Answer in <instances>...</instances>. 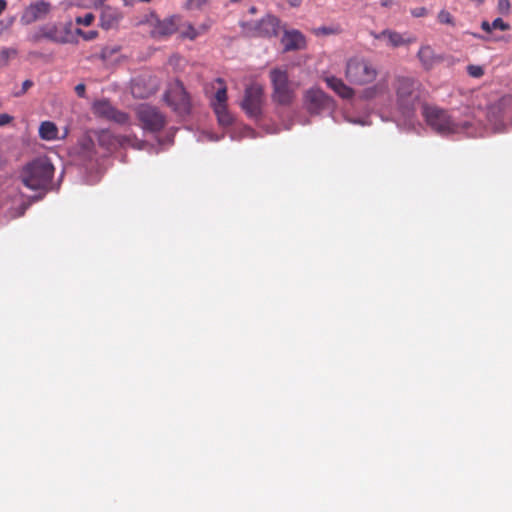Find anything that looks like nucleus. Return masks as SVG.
Returning a JSON list of instances; mask_svg holds the SVG:
<instances>
[{
  "label": "nucleus",
  "instance_id": "obj_1",
  "mask_svg": "<svg viewBox=\"0 0 512 512\" xmlns=\"http://www.w3.org/2000/svg\"><path fill=\"white\" fill-rule=\"evenodd\" d=\"M54 166L47 157H39L28 163L22 170V183L31 190H47L54 175Z\"/></svg>",
  "mask_w": 512,
  "mask_h": 512
},
{
  "label": "nucleus",
  "instance_id": "obj_2",
  "mask_svg": "<svg viewBox=\"0 0 512 512\" xmlns=\"http://www.w3.org/2000/svg\"><path fill=\"white\" fill-rule=\"evenodd\" d=\"M418 86V81L410 77L396 79V107L404 117L412 116L416 109L419 101Z\"/></svg>",
  "mask_w": 512,
  "mask_h": 512
},
{
  "label": "nucleus",
  "instance_id": "obj_3",
  "mask_svg": "<svg viewBox=\"0 0 512 512\" xmlns=\"http://www.w3.org/2000/svg\"><path fill=\"white\" fill-rule=\"evenodd\" d=\"M377 75L378 71L373 63L363 57L350 58L346 63L345 77L351 84H369Z\"/></svg>",
  "mask_w": 512,
  "mask_h": 512
},
{
  "label": "nucleus",
  "instance_id": "obj_4",
  "mask_svg": "<svg viewBox=\"0 0 512 512\" xmlns=\"http://www.w3.org/2000/svg\"><path fill=\"white\" fill-rule=\"evenodd\" d=\"M423 116L427 124L440 134L457 133L466 128V125L455 122L447 111L436 106L425 105Z\"/></svg>",
  "mask_w": 512,
  "mask_h": 512
},
{
  "label": "nucleus",
  "instance_id": "obj_5",
  "mask_svg": "<svg viewBox=\"0 0 512 512\" xmlns=\"http://www.w3.org/2000/svg\"><path fill=\"white\" fill-rule=\"evenodd\" d=\"M272 84V100L282 106H289L295 98L294 90L291 88L289 76L286 70L274 68L269 73Z\"/></svg>",
  "mask_w": 512,
  "mask_h": 512
},
{
  "label": "nucleus",
  "instance_id": "obj_6",
  "mask_svg": "<svg viewBox=\"0 0 512 512\" xmlns=\"http://www.w3.org/2000/svg\"><path fill=\"white\" fill-rule=\"evenodd\" d=\"M165 101L180 116L188 115L191 111L190 97L179 81L168 87L165 93Z\"/></svg>",
  "mask_w": 512,
  "mask_h": 512
},
{
  "label": "nucleus",
  "instance_id": "obj_7",
  "mask_svg": "<svg viewBox=\"0 0 512 512\" xmlns=\"http://www.w3.org/2000/svg\"><path fill=\"white\" fill-rule=\"evenodd\" d=\"M264 91L258 84H252L245 89L241 108L252 119H259L263 113Z\"/></svg>",
  "mask_w": 512,
  "mask_h": 512
},
{
  "label": "nucleus",
  "instance_id": "obj_8",
  "mask_svg": "<svg viewBox=\"0 0 512 512\" xmlns=\"http://www.w3.org/2000/svg\"><path fill=\"white\" fill-rule=\"evenodd\" d=\"M136 115L144 130L158 132L166 125L165 116L156 107L151 105H139L136 109Z\"/></svg>",
  "mask_w": 512,
  "mask_h": 512
},
{
  "label": "nucleus",
  "instance_id": "obj_9",
  "mask_svg": "<svg viewBox=\"0 0 512 512\" xmlns=\"http://www.w3.org/2000/svg\"><path fill=\"white\" fill-rule=\"evenodd\" d=\"M304 101L307 110L312 114H317L321 110L329 107L332 99L321 89L311 88L306 91Z\"/></svg>",
  "mask_w": 512,
  "mask_h": 512
},
{
  "label": "nucleus",
  "instance_id": "obj_10",
  "mask_svg": "<svg viewBox=\"0 0 512 512\" xmlns=\"http://www.w3.org/2000/svg\"><path fill=\"white\" fill-rule=\"evenodd\" d=\"M51 11V4L45 0H38L30 4L23 12L21 21L31 24L44 19Z\"/></svg>",
  "mask_w": 512,
  "mask_h": 512
},
{
  "label": "nucleus",
  "instance_id": "obj_11",
  "mask_svg": "<svg viewBox=\"0 0 512 512\" xmlns=\"http://www.w3.org/2000/svg\"><path fill=\"white\" fill-rule=\"evenodd\" d=\"M123 18L124 15L119 8L104 5L101 7L99 25L104 30L117 29Z\"/></svg>",
  "mask_w": 512,
  "mask_h": 512
},
{
  "label": "nucleus",
  "instance_id": "obj_12",
  "mask_svg": "<svg viewBox=\"0 0 512 512\" xmlns=\"http://www.w3.org/2000/svg\"><path fill=\"white\" fill-rule=\"evenodd\" d=\"M152 29L150 34L153 38L161 39L172 35L177 30V18L175 16L160 20H151Z\"/></svg>",
  "mask_w": 512,
  "mask_h": 512
},
{
  "label": "nucleus",
  "instance_id": "obj_13",
  "mask_svg": "<svg viewBox=\"0 0 512 512\" xmlns=\"http://www.w3.org/2000/svg\"><path fill=\"white\" fill-rule=\"evenodd\" d=\"M40 31L43 37L56 43L71 41L70 25L61 28L55 24H49L43 26Z\"/></svg>",
  "mask_w": 512,
  "mask_h": 512
},
{
  "label": "nucleus",
  "instance_id": "obj_14",
  "mask_svg": "<svg viewBox=\"0 0 512 512\" xmlns=\"http://www.w3.org/2000/svg\"><path fill=\"white\" fill-rule=\"evenodd\" d=\"M279 28L280 20L273 15H267L255 25V35L261 37L276 36Z\"/></svg>",
  "mask_w": 512,
  "mask_h": 512
},
{
  "label": "nucleus",
  "instance_id": "obj_15",
  "mask_svg": "<svg viewBox=\"0 0 512 512\" xmlns=\"http://www.w3.org/2000/svg\"><path fill=\"white\" fill-rule=\"evenodd\" d=\"M281 42L285 51L301 50L306 47L304 35L295 29L284 31Z\"/></svg>",
  "mask_w": 512,
  "mask_h": 512
},
{
  "label": "nucleus",
  "instance_id": "obj_16",
  "mask_svg": "<svg viewBox=\"0 0 512 512\" xmlns=\"http://www.w3.org/2000/svg\"><path fill=\"white\" fill-rule=\"evenodd\" d=\"M417 57L425 70H431L434 66L442 61V57L437 55L434 49L429 45L420 47Z\"/></svg>",
  "mask_w": 512,
  "mask_h": 512
},
{
  "label": "nucleus",
  "instance_id": "obj_17",
  "mask_svg": "<svg viewBox=\"0 0 512 512\" xmlns=\"http://www.w3.org/2000/svg\"><path fill=\"white\" fill-rule=\"evenodd\" d=\"M372 35L377 40L387 39V43L391 47H399L416 41L415 38L405 39L400 33L389 29H385L380 33H373Z\"/></svg>",
  "mask_w": 512,
  "mask_h": 512
},
{
  "label": "nucleus",
  "instance_id": "obj_18",
  "mask_svg": "<svg viewBox=\"0 0 512 512\" xmlns=\"http://www.w3.org/2000/svg\"><path fill=\"white\" fill-rule=\"evenodd\" d=\"M327 86L343 99H351L354 96V90L346 85L342 79L336 76H327L324 78Z\"/></svg>",
  "mask_w": 512,
  "mask_h": 512
},
{
  "label": "nucleus",
  "instance_id": "obj_19",
  "mask_svg": "<svg viewBox=\"0 0 512 512\" xmlns=\"http://www.w3.org/2000/svg\"><path fill=\"white\" fill-rule=\"evenodd\" d=\"M388 92V84L386 81H379L375 85L363 90L361 97L369 100Z\"/></svg>",
  "mask_w": 512,
  "mask_h": 512
},
{
  "label": "nucleus",
  "instance_id": "obj_20",
  "mask_svg": "<svg viewBox=\"0 0 512 512\" xmlns=\"http://www.w3.org/2000/svg\"><path fill=\"white\" fill-rule=\"evenodd\" d=\"M114 106L108 100H99L93 104V112L96 116L109 120Z\"/></svg>",
  "mask_w": 512,
  "mask_h": 512
},
{
  "label": "nucleus",
  "instance_id": "obj_21",
  "mask_svg": "<svg viewBox=\"0 0 512 512\" xmlns=\"http://www.w3.org/2000/svg\"><path fill=\"white\" fill-rule=\"evenodd\" d=\"M39 135L47 141L55 140L58 136V128L53 122L44 121L40 124Z\"/></svg>",
  "mask_w": 512,
  "mask_h": 512
},
{
  "label": "nucleus",
  "instance_id": "obj_22",
  "mask_svg": "<svg viewBox=\"0 0 512 512\" xmlns=\"http://www.w3.org/2000/svg\"><path fill=\"white\" fill-rule=\"evenodd\" d=\"M212 107L220 125L229 126L232 124L233 117L228 111L227 104L212 105Z\"/></svg>",
  "mask_w": 512,
  "mask_h": 512
},
{
  "label": "nucleus",
  "instance_id": "obj_23",
  "mask_svg": "<svg viewBox=\"0 0 512 512\" xmlns=\"http://www.w3.org/2000/svg\"><path fill=\"white\" fill-rule=\"evenodd\" d=\"M215 83L219 85L217 91L212 99L211 105H221L227 104L228 96H227V87L222 78H217Z\"/></svg>",
  "mask_w": 512,
  "mask_h": 512
},
{
  "label": "nucleus",
  "instance_id": "obj_24",
  "mask_svg": "<svg viewBox=\"0 0 512 512\" xmlns=\"http://www.w3.org/2000/svg\"><path fill=\"white\" fill-rule=\"evenodd\" d=\"M99 143L102 146H106L108 149L121 143L120 137L112 135L109 131H103L99 135Z\"/></svg>",
  "mask_w": 512,
  "mask_h": 512
},
{
  "label": "nucleus",
  "instance_id": "obj_25",
  "mask_svg": "<svg viewBox=\"0 0 512 512\" xmlns=\"http://www.w3.org/2000/svg\"><path fill=\"white\" fill-rule=\"evenodd\" d=\"M340 32L341 28L339 26H321L313 29V33L317 36L336 35Z\"/></svg>",
  "mask_w": 512,
  "mask_h": 512
},
{
  "label": "nucleus",
  "instance_id": "obj_26",
  "mask_svg": "<svg viewBox=\"0 0 512 512\" xmlns=\"http://www.w3.org/2000/svg\"><path fill=\"white\" fill-rule=\"evenodd\" d=\"M109 121H113L117 124L124 125V124L128 123L129 115L123 111H120V110L114 108V110L109 118Z\"/></svg>",
  "mask_w": 512,
  "mask_h": 512
},
{
  "label": "nucleus",
  "instance_id": "obj_27",
  "mask_svg": "<svg viewBox=\"0 0 512 512\" xmlns=\"http://www.w3.org/2000/svg\"><path fill=\"white\" fill-rule=\"evenodd\" d=\"M120 50L119 46H106L100 52V58L104 61L110 59L114 54Z\"/></svg>",
  "mask_w": 512,
  "mask_h": 512
},
{
  "label": "nucleus",
  "instance_id": "obj_28",
  "mask_svg": "<svg viewBox=\"0 0 512 512\" xmlns=\"http://www.w3.org/2000/svg\"><path fill=\"white\" fill-rule=\"evenodd\" d=\"M438 21L442 24L454 25V18L447 10H441L438 13Z\"/></svg>",
  "mask_w": 512,
  "mask_h": 512
},
{
  "label": "nucleus",
  "instance_id": "obj_29",
  "mask_svg": "<svg viewBox=\"0 0 512 512\" xmlns=\"http://www.w3.org/2000/svg\"><path fill=\"white\" fill-rule=\"evenodd\" d=\"M467 72L473 78H480L484 75V69L479 65H468Z\"/></svg>",
  "mask_w": 512,
  "mask_h": 512
},
{
  "label": "nucleus",
  "instance_id": "obj_30",
  "mask_svg": "<svg viewBox=\"0 0 512 512\" xmlns=\"http://www.w3.org/2000/svg\"><path fill=\"white\" fill-rule=\"evenodd\" d=\"M94 19H95V16L92 13H87L84 16L77 17L75 19V22L78 25L90 26L93 23Z\"/></svg>",
  "mask_w": 512,
  "mask_h": 512
},
{
  "label": "nucleus",
  "instance_id": "obj_31",
  "mask_svg": "<svg viewBox=\"0 0 512 512\" xmlns=\"http://www.w3.org/2000/svg\"><path fill=\"white\" fill-rule=\"evenodd\" d=\"M181 35L182 37L188 38L190 40H195L197 37H199L197 29L192 25H188L187 28L182 31Z\"/></svg>",
  "mask_w": 512,
  "mask_h": 512
},
{
  "label": "nucleus",
  "instance_id": "obj_32",
  "mask_svg": "<svg viewBox=\"0 0 512 512\" xmlns=\"http://www.w3.org/2000/svg\"><path fill=\"white\" fill-rule=\"evenodd\" d=\"M492 29H499L502 31L509 30L510 26L508 23L504 22L501 18H496L492 23Z\"/></svg>",
  "mask_w": 512,
  "mask_h": 512
},
{
  "label": "nucleus",
  "instance_id": "obj_33",
  "mask_svg": "<svg viewBox=\"0 0 512 512\" xmlns=\"http://www.w3.org/2000/svg\"><path fill=\"white\" fill-rule=\"evenodd\" d=\"M207 3L208 0H187L186 6L188 9H201Z\"/></svg>",
  "mask_w": 512,
  "mask_h": 512
},
{
  "label": "nucleus",
  "instance_id": "obj_34",
  "mask_svg": "<svg viewBox=\"0 0 512 512\" xmlns=\"http://www.w3.org/2000/svg\"><path fill=\"white\" fill-rule=\"evenodd\" d=\"M427 9L425 7H416L411 9V15L415 18L424 17L427 15Z\"/></svg>",
  "mask_w": 512,
  "mask_h": 512
},
{
  "label": "nucleus",
  "instance_id": "obj_35",
  "mask_svg": "<svg viewBox=\"0 0 512 512\" xmlns=\"http://www.w3.org/2000/svg\"><path fill=\"white\" fill-rule=\"evenodd\" d=\"M33 86V82L31 80H25L23 83H22V89L20 92L16 93V96H21L23 94H25L27 92V90L29 88H31Z\"/></svg>",
  "mask_w": 512,
  "mask_h": 512
},
{
  "label": "nucleus",
  "instance_id": "obj_36",
  "mask_svg": "<svg viewBox=\"0 0 512 512\" xmlns=\"http://www.w3.org/2000/svg\"><path fill=\"white\" fill-rule=\"evenodd\" d=\"M13 121V117L9 114L3 113L0 114V127L5 126Z\"/></svg>",
  "mask_w": 512,
  "mask_h": 512
},
{
  "label": "nucleus",
  "instance_id": "obj_37",
  "mask_svg": "<svg viewBox=\"0 0 512 512\" xmlns=\"http://www.w3.org/2000/svg\"><path fill=\"white\" fill-rule=\"evenodd\" d=\"M75 92L76 94L83 98L85 97V93H86V86L83 84V83H79L75 86Z\"/></svg>",
  "mask_w": 512,
  "mask_h": 512
},
{
  "label": "nucleus",
  "instance_id": "obj_38",
  "mask_svg": "<svg viewBox=\"0 0 512 512\" xmlns=\"http://www.w3.org/2000/svg\"><path fill=\"white\" fill-rule=\"evenodd\" d=\"M210 28V24L204 23L199 25L196 29L198 32V36L205 34Z\"/></svg>",
  "mask_w": 512,
  "mask_h": 512
},
{
  "label": "nucleus",
  "instance_id": "obj_39",
  "mask_svg": "<svg viewBox=\"0 0 512 512\" xmlns=\"http://www.w3.org/2000/svg\"><path fill=\"white\" fill-rule=\"evenodd\" d=\"M97 36H98V32L94 31V30L83 33V39H85V40H93Z\"/></svg>",
  "mask_w": 512,
  "mask_h": 512
},
{
  "label": "nucleus",
  "instance_id": "obj_40",
  "mask_svg": "<svg viewBox=\"0 0 512 512\" xmlns=\"http://www.w3.org/2000/svg\"><path fill=\"white\" fill-rule=\"evenodd\" d=\"M481 28H482V30H484L487 33H490L493 30L492 29V24L489 23L488 21H482Z\"/></svg>",
  "mask_w": 512,
  "mask_h": 512
},
{
  "label": "nucleus",
  "instance_id": "obj_41",
  "mask_svg": "<svg viewBox=\"0 0 512 512\" xmlns=\"http://www.w3.org/2000/svg\"><path fill=\"white\" fill-rule=\"evenodd\" d=\"M510 7V3L508 0H499V8L501 10H507Z\"/></svg>",
  "mask_w": 512,
  "mask_h": 512
},
{
  "label": "nucleus",
  "instance_id": "obj_42",
  "mask_svg": "<svg viewBox=\"0 0 512 512\" xmlns=\"http://www.w3.org/2000/svg\"><path fill=\"white\" fill-rule=\"evenodd\" d=\"M286 2L292 7H298L301 5L302 0H286Z\"/></svg>",
  "mask_w": 512,
  "mask_h": 512
},
{
  "label": "nucleus",
  "instance_id": "obj_43",
  "mask_svg": "<svg viewBox=\"0 0 512 512\" xmlns=\"http://www.w3.org/2000/svg\"><path fill=\"white\" fill-rule=\"evenodd\" d=\"M393 3H394V0H381L380 1L381 6H383V7H390L393 5Z\"/></svg>",
  "mask_w": 512,
  "mask_h": 512
},
{
  "label": "nucleus",
  "instance_id": "obj_44",
  "mask_svg": "<svg viewBox=\"0 0 512 512\" xmlns=\"http://www.w3.org/2000/svg\"><path fill=\"white\" fill-rule=\"evenodd\" d=\"M7 7L6 0H0V15L5 11Z\"/></svg>",
  "mask_w": 512,
  "mask_h": 512
},
{
  "label": "nucleus",
  "instance_id": "obj_45",
  "mask_svg": "<svg viewBox=\"0 0 512 512\" xmlns=\"http://www.w3.org/2000/svg\"><path fill=\"white\" fill-rule=\"evenodd\" d=\"M105 1L106 0H93V5H94V7H102V6H104L103 4Z\"/></svg>",
  "mask_w": 512,
  "mask_h": 512
},
{
  "label": "nucleus",
  "instance_id": "obj_46",
  "mask_svg": "<svg viewBox=\"0 0 512 512\" xmlns=\"http://www.w3.org/2000/svg\"><path fill=\"white\" fill-rule=\"evenodd\" d=\"M123 3L125 6H133L135 3V0H123Z\"/></svg>",
  "mask_w": 512,
  "mask_h": 512
},
{
  "label": "nucleus",
  "instance_id": "obj_47",
  "mask_svg": "<svg viewBox=\"0 0 512 512\" xmlns=\"http://www.w3.org/2000/svg\"><path fill=\"white\" fill-rule=\"evenodd\" d=\"M83 33H85V32L83 30H81L80 28L76 29V34L80 35L82 38H83Z\"/></svg>",
  "mask_w": 512,
  "mask_h": 512
},
{
  "label": "nucleus",
  "instance_id": "obj_48",
  "mask_svg": "<svg viewBox=\"0 0 512 512\" xmlns=\"http://www.w3.org/2000/svg\"><path fill=\"white\" fill-rule=\"evenodd\" d=\"M250 11H251V13H255L256 8H255V7H252V8L250 9Z\"/></svg>",
  "mask_w": 512,
  "mask_h": 512
},
{
  "label": "nucleus",
  "instance_id": "obj_49",
  "mask_svg": "<svg viewBox=\"0 0 512 512\" xmlns=\"http://www.w3.org/2000/svg\"><path fill=\"white\" fill-rule=\"evenodd\" d=\"M478 4H482L485 0H476Z\"/></svg>",
  "mask_w": 512,
  "mask_h": 512
},
{
  "label": "nucleus",
  "instance_id": "obj_50",
  "mask_svg": "<svg viewBox=\"0 0 512 512\" xmlns=\"http://www.w3.org/2000/svg\"><path fill=\"white\" fill-rule=\"evenodd\" d=\"M140 2H150L151 0H139Z\"/></svg>",
  "mask_w": 512,
  "mask_h": 512
}]
</instances>
